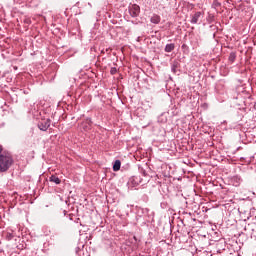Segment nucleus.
Returning <instances> with one entry per match:
<instances>
[{
	"label": "nucleus",
	"instance_id": "obj_1",
	"mask_svg": "<svg viewBox=\"0 0 256 256\" xmlns=\"http://www.w3.org/2000/svg\"><path fill=\"white\" fill-rule=\"evenodd\" d=\"M13 165V158L9 152H4L0 155V173L9 171V167Z\"/></svg>",
	"mask_w": 256,
	"mask_h": 256
},
{
	"label": "nucleus",
	"instance_id": "obj_2",
	"mask_svg": "<svg viewBox=\"0 0 256 256\" xmlns=\"http://www.w3.org/2000/svg\"><path fill=\"white\" fill-rule=\"evenodd\" d=\"M51 127V120L44 119L38 123V128L40 131H47Z\"/></svg>",
	"mask_w": 256,
	"mask_h": 256
},
{
	"label": "nucleus",
	"instance_id": "obj_3",
	"mask_svg": "<svg viewBox=\"0 0 256 256\" xmlns=\"http://www.w3.org/2000/svg\"><path fill=\"white\" fill-rule=\"evenodd\" d=\"M129 13L131 17H139V13H141V8L139 5L134 4L129 8Z\"/></svg>",
	"mask_w": 256,
	"mask_h": 256
},
{
	"label": "nucleus",
	"instance_id": "obj_4",
	"mask_svg": "<svg viewBox=\"0 0 256 256\" xmlns=\"http://www.w3.org/2000/svg\"><path fill=\"white\" fill-rule=\"evenodd\" d=\"M92 125L93 122L88 118L81 123V129H83V131H91Z\"/></svg>",
	"mask_w": 256,
	"mask_h": 256
},
{
	"label": "nucleus",
	"instance_id": "obj_5",
	"mask_svg": "<svg viewBox=\"0 0 256 256\" xmlns=\"http://www.w3.org/2000/svg\"><path fill=\"white\" fill-rule=\"evenodd\" d=\"M201 17V12H196L191 19V23L196 24L199 21V18Z\"/></svg>",
	"mask_w": 256,
	"mask_h": 256
},
{
	"label": "nucleus",
	"instance_id": "obj_6",
	"mask_svg": "<svg viewBox=\"0 0 256 256\" xmlns=\"http://www.w3.org/2000/svg\"><path fill=\"white\" fill-rule=\"evenodd\" d=\"M49 181H51V183H55L56 185L61 183V179L55 175L50 176Z\"/></svg>",
	"mask_w": 256,
	"mask_h": 256
},
{
	"label": "nucleus",
	"instance_id": "obj_7",
	"mask_svg": "<svg viewBox=\"0 0 256 256\" xmlns=\"http://www.w3.org/2000/svg\"><path fill=\"white\" fill-rule=\"evenodd\" d=\"M150 21L151 23H154L155 25H157L158 23L161 22V17L159 15H153Z\"/></svg>",
	"mask_w": 256,
	"mask_h": 256
},
{
	"label": "nucleus",
	"instance_id": "obj_8",
	"mask_svg": "<svg viewBox=\"0 0 256 256\" xmlns=\"http://www.w3.org/2000/svg\"><path fill=\"white\" fill-rule=\"evenodd\" d=\"M175 49V44H167L165 46V52L166 53H171V51H173Z\"/></svg>",
	"mask_w": 256,
	"mask_h": 256
},
{
	"label": "nucleus",
	"instance_id": "obj_9",
	"mask_svg": "<svg viewBox=\"0 0 256 256\" xmlns=\"http://www.w3.org/2000/svg\"><path fill=\"white\" fill-rule=\"evenodd\" d=\"M119 169H121V161L116 160L113 165V171H119Z\"/></svg>",
	"mask_w": 256,
	"mask_h": 256
},
{
	"label": "nucleus",
	"instance_id": "obj_10",
	"mask_svg": "<svg viewBox=\"0 0 256 256\" xmlns=\"http://www.w3.org/2000/svg\"><path fill=\"white\" fill-rule=\"evenodd\" d=\"M235 53H231L229 56V61H231V63H233V61H235Z\"/></svg>",
	"mask_w": 256,
	"mask_h": 256
},
{
	"label": "nucleus",
	"instance_id": "obj_11",
	"mask_svg": "<svg viewBox=\"0 0 256 256\" xmlns=\"http://www.w3.org/2000/svg\"><path fill=\"white\" fill-rule=\"evenodd\" d=\"M111 75H115L117 73V68L113 67L110 69Z\"/></svg>",
	"mask_w": 256,
	"mask_h": 256
},
{
	"label": "nucleus",
	"instance_id": "obj_12",
	"mask_svg": "<svg viewBox=\"0 0 256 256\" xmlns=\"http://www.w3.org/2000/svg\"><path fill=\"white\" fill-rule=\"evenodd\" d=\"M24 23L26 25H31V19H29V18L24 19Z\"/></svg>",
	"mask_w": 256,
	"mask_h": 256
},
{
	"label": "nucleus",
	"instance_id": "obj_13",
	"mask_svg": "<svg viewBox=\"0 0 256 256\" xmlns=\"http://www.w3.org/2000/svg\"><path fill=\"white\" fill-rule=\"evenodd\" d=\"M3 152V147L2 146H0V153H2Z\"/></svg>",
	"mask_w": 256,
	"mask_h": 256
}]
</instances>
